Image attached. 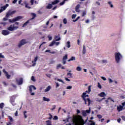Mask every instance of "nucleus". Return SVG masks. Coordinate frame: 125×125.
<instances>
[{"label": "nucleus", "instance_id": "1", "mask_svg": "<svg viewBox=\"0 0 125 125\" xmlns=\"http://www.w3.org/2000/svg\"><path fill=\"white\" fill-rule=\"evenodd\" d=\"M18 25H19V22H16L15 23L10 25L9 26H8L7 28V30L8 31H15V30H17L19 28V26H18Z\"/></svg>", "mask_w": 125, "mask_h": 125}, {"label": "nucleus", "instance_id": "2", "mask_svg": "<svg viewBox=\"0 0 125 125\" xmlns=\"http://www.w3.org/2000/svg\"><path fill=\"white\" fill-rule=\"evenodd\" d=\"M82 97L84 101L85 105L88 104V106H89L91 101H90V99L88 98V95H86V93H83Z\"/></svg>", "mask_w": 125, "mask_h": 125}, {"label": "nucleus", "instance_id": "3", "mask_svg": "<svg viewBox=\"0 0 125 125\" xmlns=\"http://www.w3.org/2000/svg\"><path fill=\"white\" fill-rule=\"evenodd\" d=\"M115 61L116 63H120L121 59L123 58V55L119 52H116L115 53Z\"/></svg>", "mask_w": 125, "mask_h": 125}, {"label": "nucleus", "instance_id": "4", "mask_svg": "<svg viewBox=\"0 0 125 125\" xmlns=\"http://www.w3.org/2000/svg\"><path fill=\"white\" fill-rule=\"evenodd\" d=\"M77 113L78 115L76 116L74 115L72 119L73 123L75 125H79V109L77 110Z\"/></svg>", "mask_w": 125, "mask_h": 125}, {"label": "nucleus", "instance_id": "5", "mask_svg": "<svg viewBox=\"0 0 125 125\" xmlns=\"http://www.w3.org/2000/svg\"><path fill=\"white\" fill-rule=\"evenodd\" d=\"M87 120H88V118L87 117V119L84 121L83 116H79V125H84L85 123L87 122Z\"/></svg>", "mask_w": 125, "mask_h": 125}, {"label": "nucleus", "instance_id": "6", "mask_svg": "<svg viewBox=\"0 0 125 125\" xmlns=\"http://www.w3.org/2000/svg\"><path fill=\"white\" fill-rule=\"evenodd\" d=\"M22 17L21 16H18L12 20L9 19V21L10 23H14V22H16L17 21H19L20 19H22Z\"/></svg>", "mask_w": 125, "mask_h": 125}, {"label": "nucleus", "instance_id": "7", "mask_svg": "<svg viewBox=\"0 0 125 125\" xmlns=\"http://www.w3.org/2000/svg\"><path fill=\"white\" fill-rule=\"evenodd\" d=\"M29 92H30V94L31 95H35V93L34 92H32L33 90L34 89V90H36V89H37V88L33 85H31L30 86H29Z\"/></svg>", "mask_w": 125, "mask_h": 125}, {"label": "nucleus", "instance_id": "8", "mask_svg": "<svg viewBox=\"0 0 125 125\" xmlns=\"http://www.w3.org/2000/svg\"><path fill=\"white\" fill-rule=\"evenodd\" d=\"M27 43L28 42L26 41L25 39H22L20 42V43L18 44V47H21L22 45H24V44H26V43Z\"/></svg>", "mask_w": 125, "mask_h": 125}, {"label": "nucleus", "instance_id": "9", "mask_svg": "<svg viewBox=\"0 0 125 125\" xmlns=\"http://www.w3.org/2000/svg\"><path fill=\"white\" fill-rule=\"evenodd\" d=\"M16 98V95H14L12 96L10 99V102L11 103V104H12V105L13 106H14V105H15V104H14V102H15Z\"/></svg>", "mask_w": 125, "mask_h": 125}, {"label": "nucleus", "instance_id": "10", "mask_svg": "<svg viewBox=\"0 0 125 125\" xmlns=\"http://www.w3.org/2000/svg\"><path fill=\"white\" fill-rule=\"evenodd\" d=\"M16 13V11H15V10L13 11H11V10H9L6 13V17L7 18H8V17H9V16H11V15H13V14H14Z\"/></svg>", "mask_w": 125, "mask_h": 125}, {"label": "nucleus", "instance_id": "11", "mask_svg": "<svg viewBox=\"0 0 125 125\" xmlns=\"http://www.w3.org/2000/svg\"><path fill=\"white\" fill-rule=\"evenodd\" d=\"M16 82L19 85H20L23 83V78H21L19 79H16Z\"/></svg>", "mask_w": 125, "mask_h": 125}, {"label": "nucleus", "instance_id": "12", "mask_svg": "<svg viewBox=\"0 0 125 125\" xmlns=\"http://www.w3.org/2000/svg\"><path fill=\"white\" fill-rule=\"evenodd\" d=\"M1 33H2V35H3V36H8V35L10 34V32L8 30H3L2 31Z\"/></svg>", "mask_w": 125, "mask_h": 125}, {"label": "nucleus", "instance_id": "13", "mask_svg": "<svg viewBox=\"0 0 125 125\" xmlns=\"http://www.w3.org/2000/svg\"><path fill=\"white\" fill-rule=\"evenodd\" d=\"M3 72L4 73V74H5V77H6L7 79H10V77H11V76L9 74H8V73L5 71V69H3Z\"/></svg>", "mask_w": 125, "mask_h": 125}, {"label": "nucleus", "instance_id": "14", "mask_svg": "<svg viewBox=\"0 0 125 125\" xmlns=\"http://www.w3.org/2000/svg\"><path fill=\"white\" fill-rule=\"evenodd\" d=\"M38 56H36L33 61H32V63H33L32 64L33 67H35L37 64V61H38Z\"/></svg>", "mask_w": 125, "mask_h": 125}, {"label": "nucleus", "instance_id": "15", "mask_svg": "<svg viewBox=\"0 0 125 125\" xmlns=\"http://www.w3.org/2000/svg\"><path fill=\"white\" fill-rule=\"evenodd\" d=\"M67 59H68V55L66 54L62 58V64H63V65L66 64V60H67Z\"/></svg>", "mask_w": 125, "mask_h": 125}, {"label": "nucleus", "instance_id": "16", "mask_svg": "<svg viewBox=\"0 0 125 125\" xmlns=\"http://www.w3.org/2000/svg\"><path fill=\"white\" fill-rule=\"evenodd\" d=\"M124 110V107L122 105H119L117 106V110L119 112H121V111H123Z\"/></svg>", "mask_w": 125, "mask_h": 125}, {"label": "nucleus", "instance_id": "17", "mask_svg": "<svg viewBox=\"0 0 125 125\" xmlns=\"http://www.w3.org/2000/svg\"><path fill=\"white\" fill-rule=\"evenodd\" d=\"M86 53V48H85V46L83 45V48L82 50V54L84 55Z\"/></svg>", "mask_w": 125, "mask_h": 125}, {"label": "nucleus", "instance_id": "18", "mask_svg": "<svg viewBox=\"0 0 125 125\" xmlns=\"http://www.w3.org/2000/svg\"><path fill=\"white\" fill-rule=\"evenodd\" d=\"M23 4H25L26 8H28V9H30V8H31V7L28 6L29 4L28 3V2H27V1H24Z\"/></svg>", "mask_w": 125, "mask_h": 125}, {"label": "nucleus", "instance_id": "19", "mask_svg": "<svg viewBox=\"0 0 125 125\" xmlns=\"http://www.w3.org/2000/svg\"><path fill=\"white\" fill-rule=\"evenodd\" d=\"M31 16H32V18L29 20L30 21L33 20V19H35V18H36V17H37V15L35 13H32L31 14Z\"/></svg>", "mask_w": 125, "mask_h": 125}, {"label": "nucleus", "instance_id": "20", "mask_svg": "<svg viewBox=\"0 0 125 125\" xmlns=\"http://www.w3.org/2000/svg\"><path fill=\"white\" fill-rule=\"evenodd\" d=\"M98 96H100V97H105V96H106V93L104 92H102L100 94H98Z\"/></svg>", "mask_w": 125, "mask_h": 125}, {"label": "nucleus", "instance_id": "21", "mask_svg": "<svg viewBox=\"0 0 125 125\" xmlns=\"http://www.w3.org/2000/svg\"><path fill=\"white\" fill-rule=\"evenodd\" d=\"M50 89H51V86L50 85H49L45 89L44 92H47V91H49L50 90Z\"/></svg>", "mask_w": 125, "mask_h": 125}, {"label": "nucleus", "instance_id": "22", "mask_svg": "<svg viewBox=\"0 0 125 125\" xmlns=\"http://www.w3.org/2000/svg\"><path fill=\"white\" fill-rule=\"evenodd\" d=\"M82 113L83 117H86V116H87V113H86V111H85V110H82Z\"/></svg>", "mask_w": 125, "mask_h": 125}, {"label": "nucleus", "instance_id": "23", "mask_svg": "<svg viewBox=\"0 0 125 125\" xmlns=\"http://www.w3.org/2000/svg\"><path fill=\"white\" fill-rule=\"evenodd\" d=\"M91 91V85H90L88 87V91H86V93H90Z\"/></svg>", "mask_w": 125, "mask_h": 125}, {"label": "nucleus", "instance_id": "24", "mask_svg": "<svg viewBox=\"0 0 125 125\" xmlns=\"http://www.w3.org/2000/svg\"><path fill=\"white\" fill-rule=\"evenodd\" d=\"M46 8L47 9H51V8H52V4H48V5L46 7Z\"/></svg>", "mask_w": 125, "mask_h": 125}, {"label": "nucleus", "instance_id": "25", "mask_svg": "<svg viewBox=\"0 0 125 125\" xmlns=\"http://www.w3.org/2000/svg\"><path fill=\"white\" fill-rule=\"evenodd\" d=\"M30 21H31L30 20H28L27 21H26L23 24L22 27H26V26H27L28 24V23H29Z\"/></svg>", "mask_w": 125, "mask_h": 125}, {"label": "nucleus", "instance_id": "26", "mask_svg": "<svg viewBox=\"0 0 125 125\" xmlns=\"http://www.w3.org/2000/svg\"><path fill=\"white\" fill-rule=\"evenodd\" d=\"M66 47H68V48H70L71 47V42L69 41L67 42Z\"/></svg>", "mask_w": 125, "mask_h": 125}, {"label": "nucleus", "instance_id": "27", "mask_svg": "<svg viewBox=\"0 0 125 125\" xmlns=\"http://www.w3.org/2000/svg\"><path fill=\"white\" fill-rule=\"evenodd\" d=\"M67 76H68V78H73V73L68 72L67 73Z\"/></svg>", "mask_w": 125, "mask_h": 125}, {"label": "nucleus", "instance_id": "28", "mask_svg": "<svg viewBox=\"0 0 125 125\" xmlns=\"http://www.w3.org/2000/svg\"><path fill=\"white\" fill-rule=\"evenodd\" d=\"M59 2V0H55L54 1L52 2V4H57Z\"/></svg>", "mask_w": 125, "mask_h": 125}, {"label": "nucleus", "instance_id": "29", "mask_svg": "<svg viewBox=\"0 0 125 125\" xmlns=\"http://www.w3.org/2000/svg\"><path fill=\"white\" fill-rule=\"evenodd\" d=\"M55 40L56 42H58L61 40V38H60V37H59L58 36H55Z\"/></svg>", "mask_w": 125, "mask_h": 125}, {"label": "nucleus", "instance_id": "30", "mask_svg": "<svg viewBox=\"0 0 125 125\" xmlns=\"http://www.w3.org/2000/svg\"><path fill=\"white\" fill-rule=\"evenodd\" d=\"M43 101H47V102L50 101V100L49 98H46L45 97H43Z\"/></svg>", "mask_w": 125, "mask_h": 125}, {"label": "nucleus", "instance_id": "31", "mask_svg": "<svg viewBox=\"0 0 125 125\" xmlns=\"http://www.w3.org/2000/svg\"><path fill=\"white\" fill-rule=\"evenodd\" d=\"M46 125H52L51 124V121L50 120L46 121Z\"/></svg>", "mask_w": 125, "mask_h": 125}, {"label": "nucleus", "instance_id": "32", "mask_svg": "<svg viewBox=\"0 0 125 125\" xmlns=\"http://www.w3.org/2000/svg\"><path fill=\"white\" fill-rule=\"evenodd\" d=\"M55 44V41H53L49 45V46H53V45Z\"/></svg>", "mask_w": 125, "mask_h": 125}, {"label": "nucleus", "instance_id": "33", "mask_svg": "<svg viewBox=\"0 0 125 125\" xmlns=\"http://www.w3.org/2000/svg\"><path fill=\"white\" fill-rule=\"evenodd\" d=\"M3 107H4V104L3 103H0V109H3Z\"/></svg>", "mask_w": 125, "mask_h": 125}, {"label": "nucleus", "instance_id": "34", "mask_svg": "<svg viewBox=\"0 0 125 125\" xmlns=\"http://www.w3.org/2000/svg\"><path fill=\"white\" fill-rule=\"evenodd\" d=\"M107 3H108V4H109L110 7H111V8L114 7V5H113V4H112V2H111V1H108V2H107Z\"/></svg>", "mask_w": 125, "mask_h": 125}, {"label": "nucleus", "instance_id": "35", "mask_svg": "<svg viewBox=\"0 0 125 125\" xmlns=\"http://www.w3.org/2000/svg\"><path fill=\"white\" fill-rule=\"evenodd\" d=\"M85 15H86V12L85 11H83L82 13V16L83 17Z\"/></svg>", "mask_w": 125, "mask_h": 125}, {"label": "nucleus", "instance_id": "36", "mask_svg": "<svg viewBox=\"0 0 125 125\" xmlns=\"http://www.w3.org/2000/svg\"><path fill=\"white\" fill-rule=\"evenodd\" d=\"M61 67H62V64H58L57 65V67H56L57 70H58L59 69V68H61Z\"/></svg>", "mask_w": 125, "mask_h": 125}, {"label": "nucleus", "instance_id": "37", "mask_svg": "<svg viewBox=\"0 0 125 125\" xmlns=\"http://www.w3.org/2000/svg\"><path fill=\"white\" fill-rule=\"evenodd\" d=\"M85 111L86 112V113L90 114V112H91V110L90 109V107H89V110H85Z\"/></svg>", "mask_w": 125, "mask_h": 125}, {"label": "nucleus", "instance_id": "38", "mask_svg": "<svg viewBox=\"0 0 125 125\" xmlns=\"http://www.w3.org/2000/svg\"><path fill=\"white\" fill-rule=\"evenodd\" d=\"M8 118L9 119L10 122H13V118H12V117H11V116H8Z\"/></svg>", "mask_w": 125, "mask_h": 125}, {"label": "nucleus", "instance_id": "39", "mask_svg": "<svg viewBox=\"0 0 125 125\" xmlns=\"http://www.w3.org/2000/svg\"><path fill=\"white\" fill-rule=\"evenodd\" d=\"M74 60H75V57H72L70 58V59H69V60H68V62H70V61H74Z\"/></svg>", "mask_w": 125, "mask_h": 125}, {"label": "nucleus", "instance_id": "40", "mask_svg": "<svg viewBox=\"0 0 125 125\" xmlns=\"http://www.w3.org/2000/svg\"><path fill=\"white\" fill-rule=\"evenodd\" d=\"M108 80L109 83H112L114 82L111 78H108Z\"/></svg>", "mask_w": 125, "mask_h": 125}, {"label": "nucleus", "instance_id": "41", "mask_svg": "<svg viewBox=\"0 0 125 125\" xmlns=\"http://www.w3.org/2000/svg\"><path fill=\"white\" fill-rule=\"evenodd\" d=\"M26 114H27V111H24L23 115H24V119H26L27 118V115H26Z\"/></svg>", "mask_w": 125, "mask_h": 125}, {"label": "nucleus", "instance_id": "42", "mask_svg": "<svg viewBox=\"0 0 125 125\" xmlns=\"http://www.w3.org/2000/svg\"><path fill=\"white\" fill-rule=\"evenodd\" d=\"M9 6V4H6L5 6H2L4 9H6L7 7Z\"/></svg>", "mask_w": 125, "mask_h": 125}, {"label": "nucleus", "instance_id": "43", "mask_svg": "<svg viewBox=\"0 0 125 125\" xmlns=\"http://www.w3.org/2000/svg\"><path fill=\"white\" fill-rule=\"evenodd\" d=\"M75 9L76 12H79V4L77 5Z\"/></svg>", "mask_w": 125, "mask_h": 125}, {"label": "nucleus", "instance_id": "44", "mask_svg": "<svg viewBox=\"0 0 125 125\" xmlns=\"http://www.w3.org/2000/svg\"><path fill=\"white\" fill-rule=\"evenodd\" d=\"M3 10H5V9H4L3 7H1L0 9V13H1Z\"/></svg>", "mask_w": 125, "mask_h": 125}, {"label": "nucleus", "instance_id": "45", "mask_svg": "<svg viewBox=\"0 0 125 125\" xmlns=\"http://www.w3.org/2000/svg\"><path fill=\"white\" fill-rule=\"evenodd\" d=\"M98 87L100 89H101V88H102V86L101 85V84H100V83H98Z\"/></svg>", "mask_w": 125, "mask_h": 125}, {"label": "nucleus", "instance_id": "46", "mask_svg": "<svg viewBox=\"0 0 125 125\" xmlns=\"http://www.w3.org/2000/svg\"><path fill=\"white\" fill-rule=\"evenodd\" d=\"M45 43H46V42H43L42 44H41L39 46V49H41V47H42V44H45Z\"/></svg>", "mask_w": 125, "mask_h": 125}, {"label": "nucleus", "instance_id": "47", "mask_svg": "<svg viewBox=\"0 0 125 125\" xmlns=\"http://www.w3.org/2000/svg\"><path fill=\"white\" fill-rule=\"evenodd\" d=\"M63 24H67V19H64L63 20Z\"/></svg>", "mask_w": 125, "mask_h": 125}, {"label": "nucleus", "instance_id": "48", "mask_svg": "<svg viewBox=\"0 0 125 125\" xmlns=\"http://www.w3.org/2000/svg\"><path fill=\"white\" fill-rule=\"evenodd\" d=\"M101 79H102V80H103V81H107V79L103 76H101Z\"/></svg>", "mask_w": 125, "mask_h": 125}, {"label": "nucleus", "instance_id": "49", "mask_svg": "<svg viewBox=\"0 0 125 125\" xmlns=\"http://www.w3.org/2000/svg\"><path fill=\"white\" fill-rule=\"evenodd\" d=\"M95 4H96L97 5H98L99 6H100V3L99 2V1H96L95 2Z\"/></svg>", "mask_w": 125, "mask_h": 125}, {"label": "nucleus", "instance_id": "50", "mask_svg": "<svg viewBox=\"0 0 125 125\" xmlns=\"http://www.w3.org/2000/svg\"><path fill=\"white\" fill-rule=\"evenodd\" d=\"M31 80H32L33 82H36V79H35V77L32 76V77H31Z\"/></svg>", "mask_w": 125, "mask_h": 125}, {"label": "nucleus", "instance_id": "51", "mask_svg": "<svg viewBox=\"0 0 125 125\" xmlns=\"http://www.w3.org/2000/svg\"><path fill=\"white\" fill-rule=\"evenodd\" d=\"M58 82H60L61 83H64V81L61 79H57Z\"/></svg>", "mask_w": 125, "mask_h": 125}, {"label": "nucleus", "instance_id": "52", "mask_svg": "<svg viewBox=\"0 0 125 125\" xmlns=\"http://www.w3.org/2000/svg\"><path fill=\"white\" fill-rule=\"evenodd\" d=\"M49 116H50V117H49V120H51V119H52V115H51V114L49 113Z\"/></svg>", "mask_w": 125, "mask_h": 125}, {"label": "nucleus", "instance_id": "53", "mask_svg": "<svg viewBox=\"0 0 125 125\" xmlns=\"http://www.w3.org/2000/svg\"><path fill=\"white\" fill-rule=\"evenodd\" d=\"M77 16V15H75V14H73L72 16V19H75L76 18V17Z\"/></svg>", "mask_w": 125, "mask_h": 125}, {"label": "nucleus", "instance_id": "54", "mask_svg": "<svg viewBox=\"0 0 125 125\" xmlns=\"http://www.w3.org/2000/svg\"><path fill=\"white\" fill-rule=\"evenodd\" d=\"M21 2H22V0H20L19 1V4H21V5H24V3H21Z\"/></svg>", "mask_w": 125, "mask_h": 125}, {"label": "nucleus", "instance_id": "55", "mask_svg": "<svg viewBox=\"0 0 125 125\" xmlns=\"http://www.w3.org/2000/svg\"><path fill=\"white\" fill-rule=\"evenodd\" d=\"M72 86H67L66 87V89H72Z\"/></svg>", "mask_w": 125, "mask_h": 125}, {"label": "nucleus", "instance_id": "56", "mask_svg": "<svg viewBox=\"0 0 125 125\" xmlns=\"http://www.w3.org/2000/svg\"><path fill=\"white\" fill-rule=\"evenodd\" d=\"M53 120H58V117H57V116H55Z\"/></svg>", "mask_w": 125, "mask_h": 125}, {"label": "nucleus", "instance_id": "57", "mask_svg": "<svg viewBox=\"0 0 125 125\" xmlns=\"http://www.w3.org/2000/svg\"><path fill=\"white\" fill-rule=\"evenodd\" d=\"M35 1V0H31L30 2L31 3V5H33L34 4V2Z\"/></svg>", "mask_w": 125, "mask_h": 125}, {"label": "nucleus", "instance_id": "58", "mask_svg": "<svg viewBox=\"0 0 125 125\" xmlns=\"http://www.w3.org/2000/svg\"><path fill=\"white\" fill-rule=\"evenodd\" d=\"M0 58H4V56L2 55L1 53H0Z\"/></svg>", "mask_w": 125, "mask_h": 125}, {"label": "nucleus", "instance_id": "59", "mask_svg": "<svg viewBox=\"0 0 125 125\" xmlns=\"http://www.w3.org/2000/svg\"><path fill=\"white\" fill-rule=\"evenodd\" d=\"M55 108H56V106L53 105V108H51V110L52 111H53V110H54V109H55Z\"/></svg>", "mask_w": 125, "mask_h": 125}, {"label": "nucleus", "instance_id": "60", "mask_svg": "<svg viewBox=\"0 0 125 125\" xmlns=\"http://www.w3.org/2000/svg\"><path fill=\"white\" fill-rule=\"evenodd\" d=\"M97 117H98V118L99 119H101V118H102V115H97Z\"/></svg>", "mask_w": 125, "mask_h": 125}, {"label": "nucleus", "instance_id": "61", "mask_svg": "<svg viewBox=\"0 0 125 125\" xmlns=\"http://www.w3.org/2000/svg\"><path fill=\"white\" fill-rule=\"evenodd\" d=\"M55 62V61L52 60L50 62V64H54Z\"/></svg>", "mask_w": 125, "mask_h": 125}, {"label": "nucleus", "instance_id": "62", "mask_svg": "<svg viewBox=\"0 0 125 125\" xmlns=\"http://www.w3.org/2000/svg\"><path fill=\"white\" fill-rule=\"evenodd\" d=\"M8 18H7L6 17H5V18H4L3 19V21H7V20H8Z\"/></svg>", "mask_w": 125, "mask_h": 125}, {"label": "nucleus", "instance_id": "63", "mask_svg": "<svg viewBox=\"0 0 125 125\" xmlns=\"http://www.w3.org/2000/svg\"><path fill=\"white\" fill-rule=\"evenodd\" d=\"M65 81H66L67 82H71V80H70V79L67 78H65Z\"/></svg>", "mask_w": 125, "mask_h": 125}, {"label": "nucleus", "instance_id": "64", "mask_svg": "<svg viewBox=\"0 0 125 125\" xmlns=\"http://www.w3.org/2000/svg\"><path fill=\"white\" fill-rule=\"evenodd\" d=\"M56 83V88L58 87V86H59V83H58L57 82H55Z\"/></svg>", "mask_w": 125, "mask_h": 125}]
</instances>
